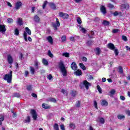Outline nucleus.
I'll use <instances>...</instances> for the list:
<instances>
[{
    "mask_svg": "<svg viewBox=\"0 0 130 130\" xmlns=\"http://www.w3.org/2000/svg\"><path fill=\"white\" fill-rule=\"evenodd\" d=\"M34 21L36 23H39L40 22V18L39 17L38 15H35L34 16Z\"/></svg>",
    "mask_w": 130,
    "mask_h": 130,
    "instance_id": "nucleus-22",
    "label": "nucleus"
},
{
    "mask_svg": "<svg viewBox=\"0 0 130 130\" xmlns=\"http://www.w3.org/2000/svg\"><path fill=\"white\" fill-rule=\"evenodd\" d=\"M23 57H24V55H23V53H19V58H20V59H22Z\"/></svg>",
    "mask_w": 130,
    "mask_h": 130,
    "instance_id": "nucleus-59",
    "label": "nucleus"
},
{
    "mask_svg": "<svg viewBox=\"0 0 130 130\" xmlns=\"http://www.w3.org/2000/svg\"><path fill=\"white\" fill-rule=\"evenodd\" d=\"M118 119H120V120H124L125 118V116L123 115L119 114L117 116Z\"/></svg>",
    "mask_w": 130,
    "mask_h": 130,
    "instance_id": "nucleus-17",
    "label": "nucleus"
},
{
    "mask_svg": "<svg viewBox=\"0 0 130 130\" xmlns=\"http://www.w3.org/2000/svg\"><path fill=\"white\" fill-rule=\"evenodd\" d=\"M120 98L121 100H122L123 101H124V100H125V97H124V96L120 95Z\"/></svg>",
    "mask_w": 130,
    "mask_h": 130,
    "instance_id": "nucleus-61",
    "label": "nucleus"
},
{
    "mask_svg": "<svg viewBox=\"0 0 130 130\" xmlns=\"http://www.w3.org/2000/svg\"><path fill=\"white\" fill-rule=\"evenodd\" d=\"M74 75H75V76H78L80 77V76H82L83 75V72H82V70L77 69L76 72H74Z\"/></svg>",
    "mask_w": 130,
    "mask_h": 130,
    "instance_id": "nucleus-13",
    "label": "nucleus"
},
{
    "mask_svg": "<svg viewBox=\"0 0 130 130\" xmlns=\"http://www.w3.org/2000/svg\"><path fill=\"white\" fill-rule=\"evenodd\" d=\"M49 6L51 8V10H53L54 11L56 10V6L53 3H49Z\"/></svg>",
    "mask_w": 130,
    "mask_h": 130,
    "instance_id": "nucleus-15",
    "label": "nucleus"
},
{
    "mask_svg": "<svg viewBox=\"0 0 130 130\" xmlns=\"http://www.w3.org/2000/svg\"><path fill=\"white\" fill-rule=\"evenodd\" d=\"M31 96L32 97H33L34 98H37V94H36V93H32L31 94Z\"/></svg>",
    "mask_w": 130,
    "mask_h": 130,
    "instance_id": "nucleus-62",
    "label": "nucleus"
},
{
    "mask_svg": "<svg viewBox=\"0 0 130 130\" xmlns=\"http://www.w3.org/2000/svg\"><path fill=\"white\" fill-rule=\"evenodd\" d=\"M36 70H38L39 69V67H38V61H35V64H34Z\"/></svg>",
    "mask_w": 130,
    "mask_h": 130,
    "instance_id": "nucleus-47",
    "label": "nucleus"
},
{
    "mask_svg": "<svg viewBox=\"0 0 130 130\" xmlns=\"http://www.w3.org/2000/svg\"><path fill=\"white\" fill-rule=\"evenodd\" d=\"M118 31H119L118 29H114L112 30V32L114 34L118 33Z\"/></svg>",
    "mask_w": 130,
    "mask_h": 130,
    "instance_id": "nucleus-57",
    "label": "nucleus"
},
{
    "mask_svg": "<svg viewBox=\"0 0 130 130\" xmlns=\"http://www.w3.org/2000/svg\"><path fill=\"white\" fill-rule=\"evenodd\" d=\"M115 92H116V91H115V89H111L110 93L111 94V95H114V94H115Z\"/></svg>",
    "mask_w": 130,
    "mask_h": 130,
    "instance_id": "nucleus-48",
    "label": "nucleus"
},
{
    "mask_svg": "<svg viewBox=\"0 0 130 130\" xmlns=\"http://www.w3.org/2000/svg\"><path fill=\"white\" fill-rule=\"evenodd\" d=\"M100 11L103 14H104V15H105L107 13V11H106V8L103 5L101 6Z\"/></svg>",
    "mask_w": 130,
    "mask_h": 130,
    "instance_id": "nucleus-9",
    "label": "nucleus"
},
{
    "mask_svg": "<svg viewBox=\"0 0 130 130\" xmlns=\"http://www.w3.org/2000/svg\"><path fill=\"white\" fill-rule=\"evenodd\" d=\"M96 88H97L98 90L99 91L100 94H102V89H101V87H100V86H99V85H98L96 86Z\"/></svg>",
    "mask_w": 130,
    "mask_h": 130,
    "instance_id": "nucleus-39",
    "label": "nucleus"
},
{
    "mask_svg": "<svg viewBox=\"0 0 130 130\" xmlns=\"http://www.w3.org/2000/svg\"><path fill=\"white\" fill-rule=\"evenodd\" d=\"M59 69H60L63 77H67L68 76V70H67L66 66H64V64H63L62 61H60L59 63Z\"/></svg>",
    "mask_w": 130,
    "mask_h": 130,
    "instance_id": "nucleus-1",
    "label": "nucleus"
},
{
    "mask_svg": "<svg viewBox=\"0 0 130 130\" xmlns=\"http://www.w3.org/2000/svg\"><path fill=\"white\" fill-rule=\"evenodd\" d=\"M42 62L44 66H48V61L45 58L42 59Z\"/></svg>",
    "mask_w": 130,
    "mask_h": 130,
    "instance_id": "nucleus-36",
    "label": "nucleus"
},
{
    "mask_svg": "<svg viewBox=\"0 0 130 130\" xmlns=\"http://www.w3.org/2000/svg\"><path fill=\"white\" fill-rule=\"evenodd\" d=\"M118 15H119V17L122 16V13H121V12H118L117 11H115V12L113 13V16H114V17H116V16H118Z\"/></svg>",
    "mask_w": 130,
    "mask_h": 130,
    "instance_id": "nucleus-24",
    "label": "nucleus"
},
{
    "mask_svg": "<svg viewBox=\"0 0 130 130\" xmlns=\"http://www.w3.org/2000/svg\"><path fill=\"white\" fill-rule=\"evenodd\" d=\"M101 104L102 106H108V102L106 100H104L101 103Z\"/></svg>",
    "mask_w": 130,
    "mask_h": 130,
    "instance_id": "nucleus-20",
    "label": "nucleus"
},
{
    "mask_svg": "<svg viewBox=\"0 0 130 130\" xmlns=\"http://www.w3.org/2000/svg\"><path fill=\"white\" fill-rule=\"evenodd\" d=\"M48 2H47V1H46L44 2V4L43 5V9H45V8H46V5H47V3Z\"/></svg>",
    "mask_w": 130,
    "mask_h": 130,
    "instance_id": "nucleus-49",
    "label": "nucleus"
},
{
    "mask_svg": "<svg viewBox=\"0 0 130 130\" xmlns=\"http://www.w3.org/2000/svg\"><path fill=\"white\" fill-rule=\"evenodd\" d=\"M29 69H30V72L31 74L34 75L35 74V69H34V68L32 67H30Z\"/></svg>",
    "mask_w": 130,
    "mask_h": 130,
    "instance_id": "nucleus-28",
    "label": "nucleus"
},
{
    "mask_svg": "<svg viewBox=\"0 0 130 130\" xmlns=\"http://www.w3.org/2000/svg\"><path fill=\"white\" fill-rule=\"evenodd\" d=\"M14 97H17V98H21V95H20V94L17 93H14Z\"/></svg>",
    "mask_w": 130,
    "mask_h": 130,
    "instance_id": "nucleus-53",
    "label": "nucleus"
},
{
    "mask_svg": "<svg viewBox=\"0 0 130 130\" xmlns=\"http://www.w3.org/2000/svg\"><path fill=\"white\" fill-rule=\"evenodd\" d=\"M59 17H60V18H62L63 19L67 20L69 19V17H70V15H69L68 14L64 13L63 12H59Z\"/></svg>",
    "mask_w": 130,
    "mask_h": 130,
    "instance_id": "nucleus-5",
    "label": "nucleus"
},
{
    "mask_svg": "<svg viewBox=\"0 0 130 130\" xmlns=\"http://www.w3.org/2000/svg\"><path fill=\"white\" fill-rule=\"evenodd\" d=\"M102 25H104V26H109L110 22L107 20H103Z\"/></svg>",
    "mask_w": 130,
    "mask_h": 130,
    "instance_id": "nucleus-21",
    "label": "nucleus"
},
{
    "mask_svg": "<svg viewBox=\"0 0 130 130\" xmlns=\"http://www.w3.org/2000/svg\"><path fill=\"white\" fill-rule=\"evenodd\" d=\"M61 39V42H66V41H67V36H62Z\"/></svg>",
    "mask_w": 130,
    "mask_h": 130,
    "instance_id": "nucleus-37",
    "label": "nucleus"
},
{
    "mask_svg": "<svg viewBox=\"0 0 130 130\" xmlns=\"http://www.w3.org/2000/svg\"><path fill=\"white\" fill-rule=\"evenodd\" d=\"M31 121V119L29 116H27L26 119L24 120L25 123H29Z\"/></svg>",
    "mask_w": 130,
    "mask_h": 130,
    "instance_id": "nucleus-27",
    "label": "nucleus"
},
{
    "mask_svg": "<svg viewBox=\"0 0 130 130\" xmlns=\"http://www.w3.org/2000/svg\"><path fill=\"white\" fill-rule=\"evenodd\" d=\"M14 32V34L15 35H16V36H19V34H20V31H19V29L18 28H16Z\"/></svg>",
    "mask_w": 130,
    "mask_h": 130,
    "instance_id": "nucleus-38",
    "label": "nucleus"
},
{
    "mask_svg": "<svg viewBox=\"0 0 130 130\" xmlns=\"http://www.w3.org/2000/svg\"><path fill=\"white\" fill-rule=\"evenodd\" d=\"M122 8H123V9H128V4H122Z\"/></svg>",
    "mask_w": 130,
    "mask_h": 130,
    "instance_id": "nucleus-46",
    "label": "nucleus"
},
{
    "mask_svg": "<svg viewBox=\"0 0 130 130\" xmlns=\"http://www.w3.org/2000/svg\"><path fill=\"white\" fill-rule=\"evenodd\" d=\"M47 40H48V42L50 43L51 44H53V39H52V37L51 36H49L47 38Z\"/></svg>",
    "mask_w": 130,
    "mask_h": 130,
    "instance_id": "nucleus-16",
    "label": "nucleus"
},
{
    "mask_svg": "<svg viewBox=\"0 0 130 130\" xmlns=\"http://www.w3.org/2000/svg\"><path fill=\"white\" fill-rule=\"evenodd\" d=\"M77 94H78V92H77L76 90H71L70 92V94L72 97H76Z\"/></svg>",
    "mask_w": 130,
    "mask_h": 130,
    "instance_id": "nucleus-18",
    "label": "nucleus"
},
{
    "mask_svg": "<svg viewBox=\"0 0 130 130\" xmlns=\"http://www.w3.org/2000/svg\"><path fill=\"white\" fill-rule=\"evenodd\" d=\"M47 78H48V80H49V81H51V80H52V79H53V77H52V75H51V74L48 75Z\"/></svg>",
    "mask_w": 130,
    "mask_h": 130,
    "instance_id": "nucleus-51",
    "label": "nucleus"
},
{
    "mask_svg": "<svg viewBox=\"0 0 130 130\" xmlns=\"http://www.w3.org/2000/svg\"><path fill=\"white\" fill-rule=\"evenodd\" d=\"M61 92L63 94H68V91H67L64 89H62L61 90Z\"/></svg>",
    "mask_w": 130,
    "mask_h": 130,
    "instance_id": "nucleus-54",
    "label": "nucleus"
},
{
    "mask_svg": "<svg viewBox=\"0 0 130 130\" xmlns=\"http://www.w3.org/2000/svg\"><path fill=\"white\" fill-rule=\"evenodd\" d=\"M83 85L86 89L89 90V86H91V83H89L87 80L83 81Z\"/></svg>",
    "mask_w": 130,
    "mask_h": 130,
    "instance_id": "nucleus-14",
    "label": "nucleus"
},
{
    "mask_svg": "<svg viewBox=\"0 0 130 130\" xmlns=\"http://www.w3.org/2000/svg\"><path fill=\"white\" fill-rule=\"evenodd\" d=\"M79 66L80 67L81 69H82L83 71H85L86 70V67L83 63H79Z\"/></svg>",
    "mask_w": 130,
    "mask_h": 130,
    "instance_id": "nucleus-35",
    "label": "nucleus"
},
{
    "mask_svg": "<svg viewBox=\"0 0 130 130\" xmlns=\"http://www.w3.org/2000/svg\"><path fill=\"white\" fill-rule=\"evenodd\" d=\"M26 89L28 91H31V90H32V85H28L26 87Z\"/></svg>",
    "mask_w": 130,
    "mask_h": 130,
    "instance_id": "nucleus-52",
    "label": "nucleus"
},
{
    "mask_svg": "<svg viewBox=\"0 0 130 130\" xmlns=\"http://www.w3.org/2000/svg\"><path fill=\"white\" fill-rule=\"evenodd\" d=\"M49 101H50V102H53L54 103H55V102H56V100L53 98H50L49 99Z\"/></svg>",
    "mask_w": 130,
    "mask_h": 130,
    "instance_id": "nucleus-44",
    "label": "nucleus"
},
{
    "mask_svg": "<svg viewBox=\"0 0 130 130\" xmlns=\"http://www.w3.org/2000/svg\"><path fill=\"white\" fill-rule=\"evenodd\" d=\"M60 129L61 130H66V128L64 127V124H62L60 125Z\"/></svg>",
    "mask_w": 130,
    "mask_h": 130,
    "instance_id": "nucleus-55",
    "label": "nucleus"
},
{
    "mask_svg": "<svg viewBox=\"0 0 130 130\" xmlns=\"http://www.w3.org/2000/svg\"><path fill=\"white\" fill-rule=\"evenodd\" d=\"M63 56H65V57H70V53L68 52H64L62 54Z\"/></svg>",
    "mask_w": 130,
    "mask_h": 130,
    "instance_id": "nucleus-41",
    "label": "nucleus"
},
{
    "mask_svg": "<svg viewBox=\"0 0 130 130\" xmlns=\"http://www.w3.org/2000/svg\"><path fill=\"white\" fill-rule=\"evenodd\" d=\"M77 23L78 24H82V19H81V17H77Z\"/></svg>",
    "mask_w": 130,
    "mask_h": 130,
    "instance_id": "nucleus-45",
    "label": "nucleus"
},
{
    "mask_svg": "<svg viewBox=\"0 0 130 130\" xmlns=\"http://www.w3.org/2000/svg\"><path fill=\"white\" fill-rule=\"evenodd\" d=\"M76 106L78 108L79 107H81V102H80L79 101H77L76 102Z\"/></svg>",
    "mask_w": 130,
    "mask_h": 130,
    "instance_id": "nucleus-43",
    "label": "nucleus"
},
{
    "mask_svg": "<svg viewBox=\"0 0 130 130\" xmlns=\"http://www.w3.org/2000/svg\"><path fill=\"white\" fill-rule=\"evenodd\" d=\"M114 53H115V55L117 56V55H118V54L119 53V52L118 51V49H114Z\"/></svg>",
    "mask_w": 130,
    "mask_h": 130,
    "instance_id": "nucleus-50",
    "label": "nucleus"
},
{
    "mask_svg": "<svg viewBox=\"0 0 130 130\" xmlns=\"http://www.w3.org/2000/svg\"><path fill=\"white\" fill-rule=\"evenodd\" d=\"M30 113L32 115L33 119H34V120H36V119H37V113H36V111L34 109L31 110Z\"/></svg>",
    "mask_w": 130,
    "mask_h": 130,
    "instance_id": "nucleus-7",
    "label": "nucleus"
},
{
    "mask_svg": "<svg viewBox=\"0 0 130 130\" xmlns=\"http://www.w3.org/2000/svg\"><path fill=\"white\" fill-rule=\"evenodd\" d=\"M48 55L50 57H53V54L51 53V51H50V50L48 51Z\"/></svg>",
    "mask_w": 130,
    "mask_h": 130,
    "instance_id": "nucleus-42",
    "label": "nucleus"
},
{
    "mask_svg": "<svg viewBox=\"0 0 130 130\" xmlns=\"http://www.w3.org/2000/svg\"><path fill=\"white\" fill-rule=\"evenodd\" d=\"M13 79V71H10L9 74H7L4 77V80L7 81L8 84L12 83V80Z\"/></svg>",
    "mask_w": 130,
    "mask_h": 130,
    "instance_id": "nucleus-2",
    "label": "nucleus"
},
{
    "mask_svg": "<svg viewBox=\"0 0 130 130\" xmlns=\"http://www.w3.org/2000/svg\"><path fill=\"white\" fill-rule=\"evenodd\" d=\"M7 31V28H6V25L0 24V32L1 33H5Z\"/></svg>",
    "mask_w": 130,
    "mask_h": 130,
    "instance_id": "nucleus-11",
    "label": "nucleus"
},
{
    "mask_svg": "<svg viewBox=\"0 0 130 130\" xmlns=\"http://www.w3.org/2000/svg\"><path fill=\"white\" fill-rule=\"evenodd\" d=\"M79 28L81 30V31H82L83 32V33L85 34L87 32V30H86V29L84 27H82V26H80Z\"/></svg>",
    "mask_w": 130,
    "mask_h": 130,
    "instance_id": "nucleus-40",
    "label": "nucleus"
},
{
    "mask_svg": "<svg viewBox=\"0 0 130 130\" xmlns=\"http://www.w3.org/2000/svg\"><path fill=\"white\" fill-rule=\"evenodd\" d=\"M82 61H85V62H86V61H87V57H82V58H81Z\"/></svg>",
    "mask_w": 130,
    "mask_h": 130,
    "instance_id": "nucleus-60",
    "label": "nucleus"
},
{
    "mask_svg": "<svg viewBox=\"0 0 130 130\" xmlns=\"http://www.w3.org/2000/svg\"><path fill=\"white\" fill-rule=\"evenodd\" d=\"M7 22L9 24H13L14 22V19L12 18H9L7 19Z\"/></svg>",
    "mask_w": 130,
    "mask_h": 130,
    "instance_id": "nucleus-33",
    "label": "nucleus"
},
{
    "mask_svg": "<svg viewBox=\"0 0 130 130\" xmlns=\"http://www.w3.org/2000/svg\"><path fill=\"white\" fill-rule=\"evenodd\" d=\"M23 7V4L22 3V2L19 1L17 2L15 6V10H16V11H18V10H19V9H21V8H22Z\"/></svg>",
    "mask_w": 130,
    "mask_h": 130,
    "instance_id": "nucleus-6",
    "label": "nucleus"
},
{
    "mask_svg": "<svg viewBox=\"0 0 130 130\" xmlns=\"http://www.w3.org/2000/svg\"><path fill=\"white\" fill-rule=\"evenodd\" d=\"M53 128L54 130H59V127H58V124L55 123L53 125Z\"/></svg>",
    "mask_w": 130,
    "mask_h": 130,
    "instance_id": "nucleus-34",
    "label": "nucleus"
},
{
    "mask_svg": "<svg viewBox=\"0 0 130 130\" xmlns=\"http://www.w3.org/2000/svg\"><path fill=\"white\" fill-rule=\"evenodd\" d=\"M7 60L9 64H12L14 61V59H13V57L10 54H8L7 55Z\"/></svg>",
    "mask_w": 130,
    "mask_h": 130,
    "instance_id": "nucleus-8",
    "label": "nucleus"
},
{
    "mask_svg": "<svg viewBox=\"0 0 130 130\" xmlns=\"http://www.w3.org/2000/svg\"><path fill=\"white\" fill-rule=\"evenodd\" d=\"M99 122L101 123L102 124H104L105 123V119L103 117L99 118Z\"/></svg>",
    "mask_w": 130,
    "mask_h": 130,
    "instance_id": "nucleus-25",
    "label": "nucleus"
},
{
    "mask_svg": "<svg viewBox=\"0 0 130 130\" xmlns=\"http://www.w3.org/2000/svg\"><path fill=\"white\" fill-rule=\"evenodd\" d=\"M18 23L20 26H22V25H23L24 22H23V20H22V18H18Z\"/></svg>",
    "mask_w": 130,
    "mask_h": 130,
    "instance_id": "nucleus-30",
    "label": "nucleus"
},
{
    "mask_svg": "<svg viewBox=\"0 0 130 130\" xmlns=\"http://www.w3.org/2000/svg\"><path fill=\"white\" fill-rule=\"evenodd\" d=\"M28 75H29V72L28 71H26L25 72V77L27 78V77H28Z\"/></svg>",
    "mask_w": 130,
    "mask_h": 130,
    "instance_id": "nucleus-63",
    "label": "nucleus"
},
{
    "mask_svg": "<svg viewBox=\"0 0 130 130\" xmlns=\"http://www.w3.org/2000/svg\"><path fill=\"white\" fill-rule=\"evenodd\" d=\"M118 73H119V74H123V69L122 68V67H118Z\"/></svg>",
    "mask_w": 130,
    "mask_h": 130,
    "instance_id": "nucleus-31",
    "label": "nucleus"
},
{
    "mask_svg": "<svg viewBox=\"0 0 130 130\" xmlns=\"http://www.w3.org/2000/svg\"><path fill=\"white\" fill-rule=\"evenodd\" d=\"M122 39L124 41H127V38H126V36H122Z\"/></svg>",
    "mask_w": 130,
    "mask_h": 130,
    "instance_id": "nucleus-58",
    "label": "nucleus"
},
{
    "mask_svg": "<svg viewBox=\"0 0 130 130\" xmlns=\"http://www.w3.org/2000/svg\"><path fill=\"white\" fill-rule=\"evenodd\" d=\"M4 120H5V116L2 114L0 115V125H2Z\"/></svg>",
    "mask_w": 130,
    "mask_h": 130,
    "instance_id": "nucleus-23",
    "label": "nucleus"
},
{
    "mask_svg": "<svg viewBox=\"0 0 130 130\" xmlns=\"http://www.w3.org/2000/svg\"><path fill=\"white\" fill-rule=\"evenodd\" d=\"M101 53V49L99 47H97L95 48V54L96 55H100Z\"/></svg>",
    "mask_w": 130,
    "mask_h": 130,
    "instance_id": "nucleus-19",
    "label": "nucleus"
},
{
    "mask_svg": "<svg viewBox=\"0 0 130 130\" xmlns=\"http://www.w3.org/2000/svg\"><path fill=\"white\" fill-rule=\"evenodd\" d=\"M70 39L71 41L75 42V37H70Z\"/></svg>",
    "mask_w": 130,
    "mask_h": 130,
    "instance_id": "nucleus-64",
    "label": "nucleus"
},
{
    "mask_svg": "<svg viewBox=\"0 0 130 130\" xmlns=\"http://www.w3.org/2000/svg\"><path fill=\"white\" fill-rule=\"evenodd\" d=\"M69 126L70 128H72L73 129H76V124H75V123H70Z\"/></svg>",
    "mask_w": 130,
    "mask_h": 130,
    "instance_id": "nucleus-32",
    "label": "nucleus"
},
{
    "mask_svg": "<svg viewBox=\"0 0 130 130\" xmlns=\"http://www.w3.org/2000/svg\"><path fill=\"white\" fill-rule=\"evenodd\" d=\"M94 105L95 108H96V109H98V104L96 101H94Z\"/></svg>",
    "mask_w": 130,
    "mask_h": 130,
    "instance_id": "nucleus-56",
    "label": "nucleus"
},
{
    "mask_svg": "<svg viewBox=\"0 0 130 130\" xmlns=\"http://www.w3.org/2000/svg\"><path fill=\"white\" fill-rule=\"evenodd\" d=\"M56 23L54 22H52V27L54 28V30H55V31L57 30V27H59L60 26V23L59 22L58 18H56Z\"/></svg>",
    "mask_w": 130,
    "mask_h": 130,
    "instance_id": "nucleus-4",
    "label": "nucleus"
},
{
    "mask_svg": "<svg viewBox=\"0 0 130 130\" xmlns=\"http://www.w3.org/2000/svg\"><path fill=\"white\" fill-rule=\"evenodd\" d=\"M107 7L109 9H110V10H112L114 9V5H113V4H112L111 3H109V4H108Z\"/></svg>",
    "mask_w": 130,
    "mask_h": 130,
    "instance_id": "nucleus-29",
    "label": "nucleus"
},
{
    "mask_svg": "<svg viewBox=\"0 0 130 130\" xmlns=\"http://www.w3.org/2000/svg\"><path fill=\"white\" fill-rule=\"evenodd\" d=\"M71 68L73 71H77L78 70V66L76 62H73L71 64Z\"/></svg>",
    "mask_w": 130,
    "mask_h": 130,
    "instance_id": "nucleus-10",
    "label": "nucleus"
},
{
    "mask_svg": "<svg viewBox=\"0 0 130 130\" xmlns=\"http://www.w3.org/2000/svg\"><path fill=\"white\" fill-rule=\"evenodd\" d=\"M107 48H109V49H110L111 50H114V49H115V46H114V44L110 43L108 44Z\"/></svg>",
    "mask_w": 130,
    "mask_h": 130,
    "instance_id": "nucleus-12",
    "label": "nucleus"
},
{
    "mask_svg": "<svg viewBox=\"0 0 130 130\" xmlns=\"http://www.w3.org/2000/svg\"><path fill=\"white\" fill-rule=\"evenodd\" d=\"M25 31L23 32V37L24 38V41L26 42H27V41H28L27 37L28 36V35H31V30H30V29H29V27H26L25 28Z\"/></svg>",
    "mask_w": 130,
    "mask_h": 130,
    "instance_id": "nucleus-3",
    "label": "nucleus"
},
{
    "mask_svg": "<svg viewBox=\"0 0 130 130\" xmlns=\"http://www.w3.org/2000/svg\"><path fill=\"white\" fill-rule=\"evenodd\" d=\"M42 107L45 109H49V108H50V106L48 105H46L44 103L42 105Z\"/></svg>",
    "mask_w": 130,
    "mask_h": 130,
    "instance_id": "nucleus-26",
    "label": "nucleus"
}]
</instances>
